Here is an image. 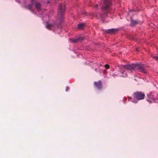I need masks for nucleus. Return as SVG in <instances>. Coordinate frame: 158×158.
<instances>
[{
    "instance_id": "7",
    "label": "nucleus",
    "mask_w": 158,
    "mask_h": 158,
    "mask_svg": "<svg viewBox=\"0 0 158 158\" xmlns=\"http://www.w3.org/2000/svg\"><path fill=\"white\" fill-rule=\"evenodd\" d=\"M34 0H31V3L30 4H28L27 6H26V7L29 10H30L32 12L33 11L32 10V8L33 6V2Z\"/></svg>"
},
{
    "instance_id": "2",
    "label": "nucleus",
    "mask_w": 158,
    "mask_h": 158,
    "mask_svg": "<svg viewBox=\"0 0 158 158\" xmlns=\"http://www.w3.org/2000/svg\"><path fill=\"white\" fill-rule=\"evenodd\" d=\"M65 4L64 3L60 5L59 7V11L58 14V18L61 21L63 19V15L65 10Z\"/></svg>"
},
{
    "instance_id": "11",
    "label": "nucleus",
    "mask_w": 158,
    "mask_h": 158,
    "mask_svg": "<svg viewBox=\"0 0 158 158\" xmlns=\"http://www.w3.org/2000/svg\"><path fill=\"white\" fill-rule=\"evenodd\" d=\"M84 26L85 24L83 23H79L78 25V28L80 29H82Z\"/></svg>"
},
{
    "instance_id": "15",
    "label": "nucleus",
    "mask_w": 158,
    "mask_h": 158,
    "mask_svg": "<svg viewBox=\"0 0 158 158\" xmlns=\"http://www.w3.org/2000/svg\"><path fill=\"white\" fill-rule=\"evenodd\" d=\"M84 13H85V15H86V14H87V13H86V12H85Z\"/></svg>"
},
{
    "instance_id": "13",
    "label": "nucleus",
    "mask_w": 158,
    "mask_h": 158,
    "mask_svg": "<svg viewBox=\"0 0 158 158\" xmlns=\"http://www.w3.org/2000/svg\"><path fill=\"white\" fill-rule=\"evenodd\" d=\"M50 2L49 1H47V4H49Z\"/></svg>"
},
{
    "instance_id": "17",
    "label": "nucleus",
    "mask_w": 158,
    "mask_h": 158,
    "mask_svg": "<svg viewBox=\"0 0 158 158\" xmlns=\"http://www.w3.org/2000/svg\"><path fill=\"white\" fill-rule=\"evenodd\" d=\"M156 49H157V50H158L157 52H158V48H156Z\"/></svg>"
},
{
    "instance_id": "3",
    "label": "nucleus",
    "mask_w": 158,
    "mask_h": 158,
    "mask_svg": "<svg viewBox=\"0 0 158 158\" xmlns=\"http://www.w3.org/2000/svg\"><path fill=\"white\" fill-rule=\"evenodd\" d=\"M85 39L84 36H81L76 39H70L69 40L72 43H77L79 42H81L82 40Z\"/></svg>"
},
{
    "instance_id": "5",
    "label": "nucleus",
    "mask_w": 158,
    "mask_h": 158,
    "mask_svg": "<svg viewBox=\"0 0 158 158\" xmlns=\"http://www.w3.org/2000/svg\"><path fill=\"white\" fill-rule=\"evenodd\" d=\"M147 68V66L144 65V64H139V72L143 73L144 74H146L147 72L146 70V69Z\"/></svg>"
},
{
    "instance_id": "14",
    "label": "nucleus",
    "mask_w": 158,
    "mask_h": 158,
    "mask_svg": "<svg viewBox=\"0 0 158 158\" xmlns=\"http://www.w3.org/2000/svg\"><path fill=\"white\" fill-rule=\"evenodd\" d=\"M17 2H20V1H19V0H15Z\"/></svg>"
},
{
    "instance_id": "9",
    "label": "nucleus",
    "mask_w": 158,
    "mask_h": 158,
    "mask_svg": "<svg viewBox=\"0 0 158 158\" xmlns=\"http://www.w3.org/2000/svg\"><path fill=\"white\" fill-rule=\"evenodd\" d=\"M145 95L144 93L142 92H139V100H142L144 98Z\"/></svg>"
},
{
    "instance_id": "4",
    "label": "nucleus",
    "mask_w": 158,
    "mask_h": 158,
    "mask_svg": "<svg viewBox=\"0 0 158 158\" xmlns=\"http://www.w3.org/2000/svg\"><path fill=\"white\" fill-rule=\"evenodd\" d=\"M46 27L48 29H55L56 27H59V25H57L56 24L54 23H47Z\"/></svg>"
},
{
    "instance_id": "16",
    "label": "nucleus",
    "mask_w": 158,
    "mask_h": 158,
    "mask_svg": "<svg viewBox=\"0 0 158 158\" xmlns=\"http://www.w3.org/2000/svg\"><path fill=\"white\" fill-rule=\"evenodd\" d=\"M141 23H141H141H139H139H140V24H141Z\"/></svg>"
},
{
    "instance_id": "1",
    "label": "nucleus",
    "mask_w": 158,
    "mask_h": 158,
    "mask_svg": "<svg viewBox=\"0 0 158 158\" xmlns=\"http://www.w3.org/2000/svg\"><path fill=\"white\" fill-rule=\"evenodd\" d=\"M111 0H103L102 2H99L93 6L95 10L94 16L98 19H101L103 22H106V18L107 17V13L109 10V7L111 5Z\"/></svg>"
},
{
    "instance_id": "12",
    "label": "nucleus",
    "mask_w": 158,
    "mask_h": 158,
    "mask_svg": "<svg viewBox=\"0 0 158 158\" xmlns=\"http://www.w3.org/2000/svg\"><path fill=\"white\" fill-rule=\"evenodd\" d=\"M153 58H156V59H158V57L157 56H153Z\"/></svg>"
},
{
    "instance_id": "6",
    "label": "nucleus",
    "mask_w": 158,
    "mask_h": 158,
    "mask_svg": "<svg viewBox=\"0 0 158 158\" xmlns=\"http://www.w3.org/2000/svg\"><path fill=\"white\" fill-rule=\"evenodd\" d=\"M35 6L38 11H39L41 10V4L40 2H35Z\"/></svg>"
},
{
    "instance_id": "10",
    "label": "nucleus",
    "mask_w": 158,
    "mask_h": 158,
    "mask_svg": "<svg viewBox=\"0 0 158 158\" xmlns=\"http://www.w3.org/2000/svg\"><path fill=\"white\" fill-rule=\"evenodd\" d=\"M131 26H134L137 24L138 22L136 20H133L131 19Z\"/></svg>"
},
{
    "instance_id": "8",
    "label": "nucleus",
    "mask_w": 158,
    "mask_h": 158,
    "mask_svg": "<svg viewBox=\"0 0 158 158\" xmlns=\"http://www.w3.org/2000/svg\"><path fill=\"white\" fill-rule=\"evenodd\" d=\"M117 31V29L112 28L110 29H108L106 31V32L108 33L111 34L116 32Z\"/></svg>"
}]
</instances>
